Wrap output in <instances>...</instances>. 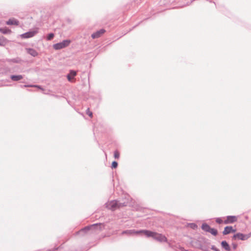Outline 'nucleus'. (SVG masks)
<instances>
[{
	"mask_svg": "<svg viewBox=\"0 0 251 251\" xmlns=\"http://www.w3.org/2000/svg\"><path fill=\"white\" fill-rule=\"evenodd\" d=\"M211 249L214 251H220V250L214 246L211 247Z\"/></svg>",
	"mask_w": 251,
	"mask_h": 251,
	"instance_id": "obj_26",
	"label": "nucleus"
},
{
	"mask_svg": "<svg viewBox=\"0 0 251 251\" xmlns=\"http://www.w3.org/2000/svg\"><path fill=\"white\" fill-rule=\"evenodd\" d=\"M7 41L5 38L2 36L0 37V46H4L7 43Z\"/></svg>",
	"mask_w": 251,
	"mask_h": 251,
	"instance_id": "obj_18",
	"label": "nucleus"
},
{
	"mask_svg": "<svg viewBox=\"0 0 251 251\" xmlns=\"http://www.w3.org/2000/svg\"><path fill=\"white\" fill-rule=\"evenodd\" d=\"M232 239H239L243 241L246 240L248 239V236L241 233H237L233 236Z\"/></svg>",
	"mask_w": 251,
	"mask_h": 251,
	"instance_id": "obj_6",
	"label": "nucleus"
},
{
	"mask_svg": "<svg viewBox=\"0 0 251 251\" xmlns=\"http://www.w3.org/2000/svg\"><path fill=\"white\" fill-rule=\"evenodd\" d=\"M235 231L236 229H233L232 226H227L225 227L223 234L224 235H227L230 233L235 232Z\"/></svg>",
	"mask_w": 251,
	"mask_h": 251,
	"instance_id": "obj_10",
	"label": "nucleus"
},
{
	"mask_svg": "<svg viewBox=\"0 0 251 251\" xmlns=\"http://www.w3.org/2000/svg\"><path fill=\"white\" fill-rule=\"evenodd\" d=\"M86 113L88 114L90 117H92L93 116V113L92 112H91L89 110V108H88L86 110Z\"/></svg>",
	"mask_w": 251,
	"mask_h": 251,
	"instance_id": "obj_23",
	"label": "nucleus"
},
{
	"mask_svg": "<svg viewBox=\"0 0 251 251\" xmlns=\"http://www.w3.org/2000/svg\"><path fill=\"white\" fill-rule=\"evenodd\" d=\"M117 166H118V163L117 162L113 161L112 162V166H111L112 168H117Z\"/></svg>",
	"mask_w": 251,
	"mask_h": 251,
	"instance_id": "obj_24",
	"label": "nucleus"
},
{
	"mask_svg": "<svg viewBox=\"0 0 251 251\" xmlns=\"http://www.w3.org/2000/svg\"><path fill=\"white\" fill-rule=\"evenodd\" d=\"M114 155L115 158L118 159L120 157V153L118 151H114Z\"/></svg>",
	"mask_w": 251,
	"mask_h": 251,
	"instance_id": "obj_21",
	"label": "nucleus"
},
{
	"mask_svg": "<svg viewBox=\"0 0 251 251\" xmlns=\"http://www.w3.org/2000/svg\"><path fill=\"white\" fill-rule=\"evenodd\" d=\"M10 78L13 81H17L23 79V76L22 75H12Z\"/></svg>",
	"mask_w": 251,
	"mask_h": 251,
	"instance_id": "obj_13",
	"label": "nucleus"
},
{
	"mask_svg": "<svg viewBox=\"0 0 251 251\" xmlns=\"http://www.w3.org/2000/svg\"><path fill=\"white\" fill-rule=\"evenodd\" d=\"M216 222L218 224H221L223 223V220L221 218H217Z\"/></svg>",
	"mask_w": 251,
	"mask_h": 251,
	"instance_id": "obj_25",
	"label": "nucleus"
},
{
	"mask_svg": "<svg viewBox=\"0 0 251 251\" xmlns=\"http://www.w3.org/2000/svg\"><path fill=\"white\" fill-rule=\"evenodd\" d=\"M189 226L192 229H196L197 228V226L196 224L194 223H191L189 224Z\"/></svg>",
	"mask_w": 251,
	"mask_h": 251,
	"instance_id": "obj_22",
	"label": "nucleus"
},
{
	"mask_svg": "<svg viewBox=\"0 0 251 251\" xmlns=\"http://www.w3.org/2000/svg\"><path fill=\"white\" fill-rule=\"evenodd\" d=\"M24 87H35L40 88V86H37V85H25L24 86Z\"/></svg>",
	"mask_w": 251,
	"mask_h": 251,
	"instance_id": "obj_27",
	"label": "nucleus"
},
{
	"mask_svg": "<svg viewBox=\"0 0 251 251\" xmlns=\"http://www.w3.org/2000/svg\"><path fill=\"white\" fill-rule=\"evenodd\" d=\"M209 232L214 236H216L218 234L217 230L211 227L210 228Z\"/></svg>",
	"mask_w": 251,
	"mask_h": 251,
	"instance_id": "obj_19",
	"label": "nucleus"
},
{
	"mask_svg": "<svg viewBox=\"0 0 251 251\" xmlns=\"http://www.w3.org/2000/svg\"><path fill=\"white\" fill-rule=\"evenodd\" d=\"M54 36V35L53 33H50L47 36V40H51V39H53Z\"/></svg>",
	"mask_w": 251,
	"mask_h": 251,
	"instance_id": "obj_20",
	"label": "nucleus"
},
{
	"mask_svg": "<svg viewBox=\"0 0 251 251\" xmlns=\"http://www.w3.org/2000/svg\"><path fill=\"white\" fill-rule=\"evenodd\" d=\"M237 218L234 216H227L226 219L224 221L225 224H231L236 222Z\"/></svg>",
	"mask_w": 251,
	"mask_h": 251,
	"instance_id": "obj_8",
	"label": "nucleus"
},
{
	"mask_svg": "<svg viewBox=\"0 0 251 251\" xmlns=\"http://www.w3.org/2000/svg\"><path fill=\"white\" fill-rule=\"evenodd\" d=\"M104 228V225L102 224H96L90 226L85 227L80 230L78 234L83 235L84 233L90 232L91 233H96L100 231Z\"/></svg>",
	"mask_w": 251,
	"mask_h": 251,
	"instance_id": "obj_1",
	"label": "nucleus"
},
{
	"mask_svg": "<svg viewBox=\"0 0 251 251\" xmlns=\"http://www.w3.org/2000/svg\"><path fill=\"white\" fill-rule=\"evenodd\" d=\"M222 247L224 248L226 251L230 250V247L228 243L226 241H223L221 243Z\"/></svg>",
	"mask_w": 251,
	"mask_h": 251,
	"instance_id": "obj_15",
	"label": "nucleus"
},
{
	"mask_svg": "<svg viewBox=\"0 0 251 251\" xmlns=\"http://www.w3.org/2000/svg\"><path fill=\"white\" fill-rule=\"evenodd\" d=\"M38 32V29H36L35 30L29 31L27 32L24 33L21 35V37L23 38H28L30 37H33Z\"/></svg>",
	"mask_w": 251,
	"mask_h": 251,
	"instance_id": "obj_5",
	"label": "nucleus"
},
{
	"mask_svg": "<svg viewBox=\"0 0 251 251\" xmlns=\"http://www.w3.org/2000/svg\"><path fill=\"white\" fill-rule=\"evenodd\" d=\"M19 22L15 19H10L6 22V24L8 25H18Z\"/></svg>",
	"mask_w": 251,
	"mask_h": 251,
	"instance_id": "obj_12",
	"label": "nucleus"
},
{
	"mask_svg": "<svg viewBox=\"0 0 251 251\" xmlns=\"http://www.w3.org/2000/svg\"><path fill=\"white\" fill-rule=\"evenodd\" d=\"M144 234L148 237H151L154 239L160 242H167V239L166 237L161 234L156 232H152L149 230L144 231Z\"/></svg>",
	"mask_w": 251,
	"mask_h": 251,
	"instance_id": "obj_2",
	"label": "nucleus"
},
{
	"mask_svg": "<svg viewBox=\"0 0 251 251\" xmlns=\"http://www.w3.org/2000/svg\"><path fill=\"white\" fill-rule=\"evenodd\" d=\"M71 40H65L61 42L54 44L53 45V48L55 50H61L69 46Z\"/></svg>",
	"mask_w": 251,
	"mask_h": 251,
	"instance_id": "obj_4",
	"label": "nucleus"
},
{
	"mask_svg": "<svg viewBox=\"0 0 251 251\" xmlns=\"http://www.w3.org/2000/svg\"><path fill=\"white\" fill-rule=\"evenodd\" d=\"M144 231H145V230H138V231H136L135 230H127L123 231L122 234L132 235V234H139V233H144Z\"/></svg>",
	"mask_w": 251,
	"mask_h": 251,
	"instance_id": "obj_9",
	"label": "nucleus"
},
{
	"mask_svg": "<svg viewBox=\"0 0 251 251\" xmlns=\"http://www.w3.org/2000/svg\"><path fill=\"white\" fill-rule=\"evenodd\" d=\"M0 32L3 34H10L11 32L10 29L7 27L0 28Z\"/></svg>",
	"mask_w": 251,
	"mask_h": 251,
	"instance_id": "obj_16",
	"label": "nucleus"
},
{
	"mask_svg": "<svg viewBox=\"0 0 251 251\" xmlns=\"http://www.w3.org/2000/svg\"><path fill=\"white\" fill-rule=\"evenodd\" d=\"M127 203V202L122 203L117 201H111L107 202L105 205L108 209L114 211L118 208L126 205Z\"/></svg>",
	"mask_w": 251,
	"mask_h": 251,
	"instance_id": "obj_3",
	"label": "nucleus"
},
{
	"mask_svg": "<svg viewBox=\"0 0 251 251\" xmlns=\"http://www.w3.org/2000/svg\"><path fill=\"white\" fill-rule=\"evenodd\" d=\"M246 236H248V239L251 236V232L248 234H246Z\"/></svg>",
	"mask_w": 251,
	"mask_h": 251,
	"instance_id": "obj_30",
	"label": "nucleus"
},
{
	"mask_svg": "<svg viewBox=\"0 0 251 251\" xmlns=\"http://www.w3.org/2000/svg\"><path fill=\"white\" fill-rule=\"evenodd\" d=\"M76 75V72L74 70H71L70 71L69 74H68L67 75V79L69 81L73 82L74 79H75V77Z\"/></svg>",
	"mask_w": 251,
	"mask_h": 251,
	"instance_id": "obj_7",
	"label": "nucleus"
},
{
	"mask_svg": "<svg viewBox=\"0 0 251 251\" xmlns=\"http://www.w3.org/2000/svg\"><path fill=\"white\" fill-rule=\"evenodd\" d=\"M105 30L104 29H100L92 34L91 36L93 39L99 38L102 35Z\"/></svg>",
	"mask_w": 251,
	"mask_h": 251,
	"instance_id": "obj_11",
	"label": "nucleus"
},
{
	"mask_svg": "<svg viewBox=\"0 0 251 251\" xmlns=\"http://www.w3.org/2000/svg\"><path fill=\"white\" fill-rule=\"evenodd\" d=\"M210 228V226L206 223L203 224L201 226L202 229L205 232H209Z\"/></svg>",
	"mask_w": 251,
	"mask_h": 251,
	"instance_id": "obj_17",
	"label": "nucleus"
},
{
	"mask_svg": "<svg viewBox=\"0 0 251 251\" xmlns=\"http://www.w3.org/2000/svg\"><path fill=\"white\" fill-rule=\"evenodd\" d=\"M232 246L234 249H236L237 247V245L236 244H233Z\"/></svg>",
	"mask_w": 251,
	"mask_h": 251,
	"instance_id": "obj_29",
	"label": "nucleus"
},
{
	"mask_svg": "<svg viewBox=\"0 0 251 251\" xmlns=\"http://www.w3.org/2000/svg\"><path fill=\"white\" fill-rule=\"evenodd\" d=\"M27 51L28 52V53H29V54H30L31 56H33V57H35L36 56H37L38 55V52L34 49H27Z\"/></svg>",
	"mask_w": 251,
	"mask_h": 251,
	"instance_id": "obj_14",
	"label": "nucleus"
},
{
	"mask_svg": "<svg viewBox=\"0 0 251 251\" xmlns=\"http://www.w3.org/2000/svg\"><path fill=\"white\" fill-rule=\"evenodd\" d=\"M12 61L14 63H19L20 62V60L19 59H13Z\"/></svg>",
	"mask_w": 251,
	"mask_h": 251,
	"instance_id": "obj_28",
	"label": "nucleus"
}]
</instances>
